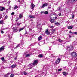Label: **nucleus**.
<instances>
[{"mask_svg":"<svg viewBox=\"0 0 77 77\" xmlns=\"http://www.w3.org/2000/svg\"><path fill=\"white\" fill-rule=\"evenodd\" d=\"M30 56V54H28L25 56V57H29Z\"/></svg>","mask_w":77,"mask_h":77,"instance_id":"obj_26","label":"nucleus"},{"mask_svg":"<svg viewBox=\"0 0 77 77\" xmlns=\"http://www.w3.org/2000/svg\"><path fill=\"white\" fill-rule=\"evenodd\" d=\"M11 3V1H9L8 2V4H9V3Z\"/></svg>","mask_w":77,"mask_h":77,"instance_id":"obj_54","label":"nucleus"},{"mask_svg":"<svg viewBox=\"0 0 77 77\" xmlns=\"http://www.w3.org/2000/svg\"><path fill=\"white\" fill-rule=\"evenodd\" d=\"M48 5V4L47 3H45L43 4L40 7V8H44V7H45L46 6H47Z\"/></svg>","mask_w":77,"mask_h":77,"instance_id":"obj_3","label":"nucleus"},{"mask_svg":"<svg viewBox=\"0 0 77 77\" xmlns=\"http://www.w3.org/2000/svg\"><path fill=\"white\" fill-rule=\"evenodd\" d=\"M66 50H67L68 51L66 52V53L68 54V53H69L70 51H72L74 50V47L73 46L71 45L67 46L66 47Z\"/></svg>","mask_w":77,"mask_h":77,"instance_id":"obj_1","label":"nucleus"},{"mask_svg":"<svg viewBox=\"0 0 77 77\" xmlns=\"http://www.w3.org/2000/svg\"><path fill=\"white\" fill-rule=\"evenodd\" d=\"M72 57H76L77 56V53L76 52H73L71 54Z\"/></svg>","mask_w":77,"mask_h":77,"instance_id":"obj_2","label":"nucleus"},{"mask_svg":"<svg viewBox=\"0 0 77 77\" xmlns=\"http://www.w3.org/2000/svg\"><path fill=\"white\" fill-rule=\"evenodd\" d=\"M56 31V30L55 29H52V33L53 34L55 32V31Z\"/></svg>","mask_w":77,"mask_h":77,"instance_id":"obj_31","label":"nucleus"},{"mask_svg":"<svg viewBox=\"0 0 77 77\" xmlns=\"http://www.w3.org/2000/svg\"><path fill=\"white\" fill-rule=\"evenodd\" d=\"M69 33H72V32L71 31L69 32Z\"/></svg>","mask_w":77,"mask_h":77,"instance_id":"obj_56","label":"nucleus"},{"mask_svg":"<svg viewBox=\"0 0 77 77\" xmlns=\"http://www.w3.org/2000/svg\"><path fill=\"white\" fill-rule=\"evenodd\" d=\"M43 25H45V22L43 23Z\"/></svg>","mask_w":77,"mask_h":77,"instance_id":"obj_52","label":"nucleus"},{"mask_svg":"<svg viewBox=\"0 0 77 77\" xmlns=\"http://www.w3.org/2000/svg\"><path fill=\"white\" fill-rule=\"evenodd\" d=\"M73 26H70L68 27V29H73Z\"/></svg>","mask_w":77,"mask_h":77,"instance_id":"obj_17","label":"nucleus"},{"mask_svg":"<svg viewBox=\"0 0 77 77\" xmlns=\"http://www.w3.org/2000/svg\"><path fill=\"white\" fill-rule=\"evenodd\" d=\"M45 33L47 35H49L50 34V31H48V29H47L45 31Z\"/></svg>","mask_w":77,"mask_h":77,"instance_id":"obj_9","label":"nucleus"},{"mask_svg":"<svg viewBox=\"0 0 77 77\" xmlns=\"http://www.w3.org/2000/svg\"><path fill=\"white\" fill-rule=\"evenodd\" d=\"M57 16L56 15L53 14V18L54 20H56L57 18Z\"/></svg>","mask_w":77,"mask_h":77,"instance_id":"obj_13","label":"nucleus"},{"mask_svg":"<svg viewBox=\"0 0 77 77\" xmlns=\"http://www.w3.org/2000/svg\"><path fill=\"white\" fill-rule=\"evenodd\" d=\"M51 7H48V9H51Z\"/></svg>","mask_w":77,"mask_h":77,"instance_id":"obj_53","label":"nucleus"},{"mask_svg":"<svg viewBox=\"0 0 77 77\" xmlns=\"http://www.w3.org/2000/svg\"><path fill=\"white\" fill-rule=\"evenodd\" d=\"M1 59L2 61H5V58L4 57L1 58Z\"/></svg>","mask_w":77,"mask_h":77,"instance_id":"obj_29","label":"nucleus"},{"mask_svg":"<svg viewBox=\"0 0 77 77\" xmlns=\"http://www.w3.org/2000/svg\"><path fill=\"white\" fill-rule=\"evenodd\" d=\"M8 38L9 39H12V37H11L10 35H8Z\"/></svg>","mask_w":77,"mask_h":77,"instance_id":"obj_33","label":"nucleus"},{"mask_svg":"<svg viewBox=\"0 0 77 77\" xmlns=\"http://www.w3.org/2000/svg\"><path fill=\"white\" fill-rule=\"evenodd\" d=\"M23 13H22L21 14H20L19 16V18L20 19H21V18H22L23 17Z\"/></svg>","mask_w":77,"mask_h":77,"instance_id":"obj_6","label":"nucleus"},{"mask_svg":"<svg viewBox=\"0 0 77 77\" xmlns=\"http://www.w3.org/2000/svg\"><path fill=\"white\" fill-rule=\"evenodd\" d=\"M17 59V57H15V58H14V59L15 60H16V59Z\"/></svg>","mask_w":77,"mask_h":77,"instance_id":"obj_55","label":"nucleus"},{"mask_svg":"<svg viewBox=\"0 0 77 77\" xmlns=\"http://www.w3.org/2000/svg\"><path fill=\"white\" fill-rule=\"evenodd\" d=\"M77 1V0H71V3L72 4L74 3H75V2Z\"/></svg>","mask_w":77,"mask_h":77,"instance_id":"obj_19","label":"nucleus"},{"mask_svg":"<svg viewBox=\"0 0 77 77\" xmlns=\"http://www.w3.org/2000/svg\"><path fill=\"white\" fill-rule=\"evenodd\" d=\"M62 74L64 75H68V73L66 72H62Z\"/></svg>","mask_w":77,"mask_h":77,"instance_id":"obj_10","label":"nucleus"},{"mask_svg":"<svg viewBox=\"0 0 77 77\" xmlns=\"http://www.w3.org/2000/svg\"><path fill=\"white\" fill-rule=\"evenodd\" d=\"M74 34H75V35H77V32H75L74 33Z\"/></svg>","mask_w":77,"mask_h":77,"instance_id":"obj_48","label":"nucleus"},{"mask_svg":"<svg viewBox=\"0 0 77 77\" xmlns=\"http://www.w3.org/2000/svg\"><path fill=\"white\" fill-rule=\"evenodd\" d=\"M4 33V32H3V31H1V33H2V34H3V33Z\"/></svg>","mask_w":77,"mask_h":77,"instance_id":"obj_49","label":"nucleus"},{"mask_svg":"<svg viewBox=\"0 0 77 77\" xmlns=\"http://www.w3.org/2000/svg\"><path fill=\"white\" fill-rule=\"evenodd\" d=\"M70 2V0H68V3Z\"/></svg>","mask_w":77,"mask_h":77,"instance_id":"obj_51","label":"nucleus"},{"mask_svg":"<svg viewBox=\"0 0 77 77\" xmlns=\"http://www.w3.org/2000/svg\"><path fill=\"white\" fill-rule=\"evenodd\" d=\"M4 10H5V8L3 7H0V11H3Z\"/></svg>","mask_w":77,"mask_h":77,"instance_id":"obj_8","label":"nucleus"},{"mask_svg":"<svg viewBox=\"0 0 77 77\" xmlns=\"http://www.w3.org/2000/svg\"><path fill=\"white\" fill-rule=\"evenodd\" d=\"M8 18V16H7V15H6L5 17V19H7Z\"/></svg>","mask_w":77,"mask_h":77,"instance_id":"obj_42","label":"nucleus"},{"mask_svg":"<svg viewBox=\"0 0 77 77\" xmlns=\"http://www.w3.org/2000/svg\"><path fill=\"white\" fill-rule=\"evenodd\" d=\"M23 74H24V75H27V72H23Z\"/></svg>","mask_w":77,"mask_h":77,"instance_id":"obj_32","label":"nucleus"},{"mask_svg":"<svg viewBox=\"0 0 77 77\" xmlns=\"http://www.w3.org/2000/svg\"><path fill=\"white\" fill-rule=\"evenodd\" d=\"M20 44H18L15 48H14V49H17V48H18V47H20Z\"/></svg>","mask_w":77,"mask_h":77,"instance_id":"obj_21","label":"nucleus"},{"mask_svg":"<svg viewBox=\"0 0 77 77\" xmlns=\"http://www.w3.org/2000/svg\"><path fill=\"white\" fill-rule=\"evenodd\" d=\"M24 28H21L20 29L19 31V32H20V31H21V30H24Z\"/></svg>","mask_w":77,"mask_h":77,"instance_id":"obj_25","label":"nucleus"},{"mask_svg":"<svg viewBox=\"0 0 77 77\" xmlns=\"http://www.w3.org/2000/svg\"><path fill=\"white\" fill-rule=\"evenodd\" d=\"M17 66L16 64H14L11 66V68H15Z\"/></svg>","mask_w":77,"mask_h":77,"instance_id":"obj_15","label":"nucleus"},{"mask_svg":"<svg viewBox=\"0 0 77 77\" xmlns=\"http://www.w3.org/2000/svg\"><path fill=\"white\" fill-rule=\"evenodd\" d=\"M20 2V0H18V2Z\"/></svg>","mask_w":77,"mask_h":77,"instance_id":"obj_61","label":"nucleus"},{"mask_svg":"<svg viewBox=\"0 0 77 77\" xmlns=\"http://www.w3.org/2000/svg\"><path fill=\"white\" fill-rule=\"evenodd\" d=\"M38 57H43V55L42 54H40L38 55Z\"/></svg>","mask_w":77,"mask_h":77,"instance_id":"obj_28","label":"nucleus"},{"mask_svg":"<svg viewBox=\"0 0 77 77\" xmlns=\"http://www.w3.org/2000/svg\"><path fill=\"white\" fill-rule=\"evenodd\" d=\"M10 74L8 73H7L5 75V77H8V75H9Z\"/></svg>","mask_w":77,"mask_h":77,"instance_id":"obj_30","label":"nucleus"},{"mask_svg":"<svg viewBox=\"0 0 77 77\" xmlns=\"http://www.w3.org/2000/svg\"><path fill=\"white\" fill-rule=\"evenodd\" d=\"M18 20V19H17L16 20V21H17Z\"/></svg>","mask_w":77,"mask_h":77,"instance_id":"obj_60","label":"nucleus"},{"mask_svg":"<svg viewBox=\"0 0 77 77\" xmlns=\"http://www.w3.org/2000/svg\"><path fill=\"white\" fill-rule=\"evenodd\" d=\"M60 71H62L61 69H58V72Z\"/></svg>","mask_w":77,"mask_h":77,"instance_id":"obj_47","label":"nucleus"},{"mask_svg":"<svg viewBox=\"0 0 77 77\" xmlns=\"http://www.w3.org/2000/svg\"><path fill=\"white\" fill-rule=\"evenodd\" d=\"M61 8L60 7H59L57 8V11H60L61 10Z\"/></svg>","mask_w":77,"mask_h":77,"instance_id":"obj_24","label":"nucleus"},{"mask_svg":"<svg viewBox=\"0 0 77 77\" xmlns=\"http://www.w3.org/2000/svg\"><path fill=\"white\" fill-rule=\"evenodd\" d=\"M72 16L73 18H74V15H72Z\"/></svg>","mask_w":77,"mask_h":77,"instance_id":"obj_50","label":"nucleus"},{"mask_svg":"<svg viewBox=\"0 0 77 77\" xmlns=\"http://www.w3.org/2000/svg\"><path fill=\"white\" fill-rule=\"evenodd\" d=\"M14 14H15V12H13L11 13V15H14Z\"/></svg>","mask_w":77,"mask_h":77,"instance_id":"obj_40","label":"nucleus"},{"mask_svg":"<svg viewBox=\"0 0 77 77\" xmlns=\"http://www.w3.org/2000/svg\"><path fill=\"white\" fill-rule=\"evenodd\" d=\"M49 27H50V28H51V29H53L54 27V26H49Z\"/></svg>","mask_w":77,"mask_h":77,"instance_id":"obj_34","label":"nucleus"},{"mask_svg":"<svg viewBox=\"0 0 77 77\" xmlns=\"http://www.w3.org/2000/svg\"><path fill=\"white\" fill-rule=\"evenodd\" d=\"M43 13H44V11H42L41 12L40 14H43Z\"/></svg>","mask_w":77,"mask_h":77,"instance_id":"obj_44","label":"nucleus"},{"mask_svg":"<svg viewBox=\"0 0 77 77\" xmlns=\"http://www.w3.org/2000/svg\"><path fill=\"white\" fill-rule=\"evenodd\" d=\"M18 8V6L17 5H15V7H14V9H17V8Z\"/></svg>","mask_w":77,"mask_h":77,"instance_id":"obj_22","label":"nucleus"},{"mask_svg":"<svg viewBox=\"0 0 77 77\" xmlns=\"http://www.w3.org/2000/svg\"><path fill=\"white\" fill-rule=\"evenodd\" d=\"M59 22H57L55 23L56 25H59Z\"/></svg>","mask_w":77,"mask_h":77,"instance_id":"obj_41","label":"nucleus"},{"mask_svg":"<svg viewBox=\"0 0 77 77\" xmlns=\"http://www.w3.org/2000/svg\"><path fill=\"white\" fill-rule=\"evenodd\" d=\"M71 11V8H70V9L68 10V12H70Z\"/></svg>","mask_w":77,"mask_h":77,"instance_id":"obj_37","label":"nucleus"},{"mask_svg":"<svg viewBox=\"0 0 77 77\" xmlns=\"http://www.w3.org/2000/svg\"><path fill=\"white\" fill-rule=\"evenodd\" d=\"M50 18L51 20L53 19V14H51L50 15Z\"/></svg>","mask_w":77,"mask_h":77,"instance_id":"obj_18","label":"nucleus"},{"mask_svg":"<svg viewBox=\"0 0 77 77\" xmlns=\"http://www.w3.org/2000/svg\"><path fill=\"white\" fill-rule=\"evenodd\" d=\"M12 29L13 32H18V29H17V28L16 27H13Z\"/></svg>","mask_w":77,"mask_h":77,"instance_id":"obj_5","label":"nucleus"},{"mask_svg":"<svg viewBox=\"0 0 77 77\" xmlns=\"http://www.w3.org/2000/svg\"><path fill=\"white\" fill-rule=\"evenodd\" d=\"M35 6V5H34L33 4H32L31 5V8L32 10H34V7Z\"/></svg>","mask_w":77,"mask_h":77,"instance_id":"obj_7","label":"nucleus"},{"mask_svg":"<svg viewBox=\"0 0 77 77\" xmlns=\"http://www.w3.org/2000/svg\"><path fill=\"white\" fill-rule=\"evenodd\" d=\"M25 35H27V32H26V33H25Z\"/></svg>","mask_w":77,"mask_h":77,"instance_id":"obj_59","label":"nucleus"},{"mask_svg":"<svg viewBox=\"0 0 77 77\" xmlns=\"http://www.w3.org/2000/svg\"><path fill=\"white\" fill-rule=\"evenodd\" d=\"M3 23V20H1L0 21V24H2V23Z\"/></svg>","mask_w":77,"mask_h":77,"instance_id":"obj_35","label":"nucleus"},{"mask_svg":"<svg viewBox=\"0 0 77 77\" xmlns=\"http://www.w3.org/2000/svg\"><path fill=\"white\" fill-rule=\"evenodd\" d=\"M51 5H50V6H51Z\"/></svg>","mask_w":77,"mask_h":77,"instance_id":"obj_64","label":"nucleus"},{"mask_svg":"<svg viewBox=\"0 0 77 77\" xmlns=\"http://www.w3.org/2000/svg\"><path fill=\"white\" fill-rule=\"evenodd\" d=\"M39 25L40 26V25H41V24H40V23L39 24Z\"/></svg>","mask_w":77,"mask_h":77,"instance_id":"obj_63","label":"nucleus"},{"mask_svg":"<svg viewBox=\"0 0 77 77\" xmlns=\"http://www.w3.org/2000/svg\"><path fill=\"white\" fill-rule=\"evenodd\" d=\"M21 24V23H17V26H20V25Z\"/></svg>","mask_w":77,"mask_h":77,"instance_id":"obj_39","label":"nucleus"},{"mask_svg":"<svg viewBox=\"0 0 77 77\" xmlns=\"http://www.w3.org/2000/svg\"><path fill=\"white\" fill-rule=\"evenodd\" d=\"M58 15L59 16H61V13H60L59 14H58Z\"/></svg>","mask_w":77,"mask_h":77,"instance_id":"obj_45","label":"nucleus"},{"mask_svg":"<svg viewBox=\"0 0 77 77\" xmlns=\"http://www.w3.org/2000/svg\"><path fill=\"white\" fill-rule=\"evenodd\" d=\"M50 21L52 23H54V20L51 19V20H50Z\"/></svg>","mask_w":77,"mask_h":77,"instance_id":"obj_27","label":"nucleus"},{"mask_svg":"<svg viewBox=\"0 0 77 77\" xmlns=\"http://www.w3.org/2000/svg\"><path fill=\"white\" fill-rule=\"evenodd\" d=\"M30 65V66H31V67H30L29 68V69H32V67H33V65L31 64V65Z\"/></svg>","mask_w":77,"mask_h":77,"instance_id":"obj_38","label":"nucleus"},{"mask_svg":"<svg viewBox=\"0 0 77 77\" xmlns=\"http://www.w3.org/2000/svg\"><path fill=\"white\" fill-rule=\"evenodd\" d=\"M14 76V74H11V75L10 76V77H13Z\"/></svg>","mask_w":77,"mask_h":77,"instance_id":"obj_36","label":"nucleus"},{"mask_svg":"<svg viewBox=\"0 0 77 77\" xmlns=\"http://www.w3.org/2000/svg\"><path fill=\"white\" fill-rule=\"evenodd\" d=\"M24 3V0H23L21 2V3L22 4H23V3Z\"/></svg>","mask_w":77,"mask_h":77,"instance_id":"obj_43","label":"nucleus"},{"mask_svg":"<svg viewBox=\"0 0 77 77\" xmlns=\"http://www.w3.org/2000/svg\"><path fill=\"white\" fill-rule=\"evenodd\" d=\"M60 58H58L56 60V63L57 64L59 63V62H60Z\"/></svg>","mask_w":77,"mask_h":77,"instance_id":"obj_11","label":"nucleus"},{"mask_svg":"<svg viewBox=\"0 0 77 77\" xmlns=\"http://www.w3.org/2000/svg\"><path fill=\"white\" fill-rule=\"evenodd\" d=\"M69 38H71V35H69Z\"/></svg>","mask_w":77,"mask_h":77,"instance_id":"obj_58","label":"nucleus"},{"mask_svg":"<svg viewBox=\"0 0 77 77\" xmlns=\"http://www.w3.org/2000/svg\"><path fill=\"white\" fill-rule=\"evenodd\" d=\"M48 14V12L47 11L44 12V14L45 15H47Z\"/></svg>","mask_w":77,"mask_h":77,"instance_id":"obj_23","label":"nucleus"},{"mask_svg":"<svg viewBox=\"0 0 77 77\" xmlns=\"http://www.w3.org/2000/svg\"><path fill=\"white\" fill-rule=\"evenodd\" d=\"M34 45H34V44H32L30 45V46H33Z\"/></svg>","mask_w":77,"mask_h":77,"instance_id":"obj_46","label":"nucleus"},{"mask_svg":"<svg viewBox=\"0 0 77 77\" xmlns=\"http://www.w3.org/2000/svg\"><path fill=\"white\" fill-rule=\"evenodd\" d=\"M38 60H34V62L32 64L33 65L35 66V65L38 64Z\"/></svg>","mask_w":77,"mask_h":77,"instance_id":"obj_4","label":"nucleus"},{"mask_svg":"<svg viewBox=\"0 0 77 77\" xmlns=\"http://www.w3.org/2000/svg\"><path fill=\"white\" fill-rule=\"evenodd\" d=\"M33 21V19H31V20H30V21Z\"/></svg>","mask_w":77,"mask_h":77,"instance_id":"obj_57","label":"nucleus"},{"mask_svg":"<svg viewBox=\"0 0 77 77\" xmlns=\"http://www.w3.org/2000/svg\"><path fill=\"white\" fill-rule=\"evenodd\" d=\"M42 36H40L38 38V41H41V39H42Z\"/></svg>","mask_w":77,"mask_h":77,"instance_id":"obj_16","label":"nucleus"},{"mask_svg":"<svg viewBox=\"0 0 77 77\" xmlns=\"http://www.w3.org/2000/svg\"><path fill=\"white\" fill-rule=\"evenodd\" d=\"M4 46L1 47L0 48V52H1L2 51L4 50Z\"/></svg>","mask_w":77,"mask_h":77,"instance_id":"obj_14","label":"nucleus"},{"mask_svg":"<svg viewBox=\"0 0 77 77\" xmlns=\"http://www.w3.org/2000/svg\"><path fill=\"white\" fill-rule=\"evenodd\" d=\"M58 41L59 42H60V43H62V42H63V41L60 39H59L58 40Z\"/></svg>","mask_w":77,"mask_h":77,"instance_id":"obj_20","label":"nucleus"},{"mask_svg":"<svg viewBox=\"0 0 77 77\" xmlns=\"http://www.w3.org/2000/svg\"><path fill=\"white\" fill-rule=\"evenodd\" d=\"M29 18H35V17L33 15H31L29 16Z\"/></svg>","mask_w":77,"mask_h":77,"instance_id":"obj_12","label":"nucleus"},{"mask_svg":"<svg viewBox=\"0 0 77 77\" xmlns=\"http://www.w3.org/2000/svg\"><path fill=\"white\" fill-rule=\"evenodd\" d=\"M1 18H2V17L0 16V19H1Z\"/></svg>","mask_w":77,"mask_h":77,"instance_id":"obj_62","label":"nucleus"}]
</instances>
